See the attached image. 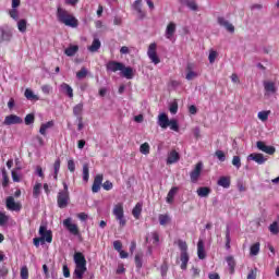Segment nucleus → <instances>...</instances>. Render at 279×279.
Listing matches in <instances>:
<instances>
[{
  "instance_id": "f257e3e1",
  "label": "nucleus",
  "mask_w": 279,
  "mask_h": 279,
  "mask_svg": "<svg viewBox=\"0 0 279 279\" xmlns=\"http://www.w3.org/2000/svg\"><path fill=\"white\" fill-rule=\"evenodd\" d=\"M57 20L66 27L75 28L77 25H80V22L75 19V16L62 7L57 8Z\"/></svg>"
},
{
  "instance_id": "f03ea898",
  "label": "nucleus",
  "mask_w": 279,
  "mask_h": 279,
  "mask_svg": "<svg viewBox=\"0 0 279 279\" xmlns=\"http://www.w3.org/2000/svg\"><path fill=\"white\" fill-rule=\"evenodd\" d=\"M39 234L40 238L33 239L35 247H40V243L41 245H45V241L46 243H51V241H53V233H51V230H47V226H40Z\"/></svg>"
},
{
  "instance_id": "7ed1b4c3",
  "label": "nucleus",
  "mask_w": 279,
  "mask_h": 279,
  "mask_svg": "<svg viewBox=\"0 0 279 279\" xmlns=\"http://www.w3.org/2000/svg\"><path fill=\"white\" fill-rule=\"evenodd\" d=\"M178 246L179 250H181L180 254V260H181V269L182 271H186V268L189 267V245L186 244V241L184 240H178Z\"/></svg>"
},
{
  "instance_id": "20e7f679",
  "label": "nucleus",
  "mask_w": 279,
  "mask_h": 279,
  "mask_svg": "<svg viewBox=\"0 0 279 279\" xmlns=\"http://www.w3.org/2000/svg\"><path fill=\"white\" fill-rule=\"evenodd\" d=\"M69 184L63 182V190L59 191L57 196V204L60 208H66L69 206Z\"/></svg>"
},
{
  "instance_id": "39448f33",
  "label": "nucleus",
  "mask_w": 279,
  "mask_h": 279,
  "mask_svg": "<svg viewBox=\"0 0 279 279\" xmlns=\"http://www.w3.org/2000/svg\"><path fill=\"white\" fill-rule=\"evenodd\" d=\"M113 215H114L117 221H119L120 228H125V223H128V220H125V215L123 211V204L119 203V204L114 205Z\"/></svg>"
},
{
  "instance_id": "423d86ee",
  "label": "nucleus",
  "mask_w": 279,
  "mask_h": 279,
  "mask_svg": "<svg viewBox=\"0 0 279 279\" xmlns=\"http://www.w3.org/2000/svg\"><path fill=\"white\" fill-rule=\"evenodd\" d=\"M63 227L70 232V234H73V236H80V228L76 223H73V218H66L63 220Z\"/></svg>"
},
{
  "instance_id": "0eeeda50",
  "label": "nucleus",
  "mask_w": 279,
  "mask_h": 279,
  "mask_svg": "<svg viewBox=\"0 0 279 279\" xmlns=\"http://www.w3.org/2000/svg\"><path fill=\"white\" fill-rule=\"evenodd\" d=\"M157 45L156 43H153L149 45L148 50H147V56L150 60V62H153V64H160V58L158 57V53L156 52L157 49Z\"/></svg>"
},
{
  "instance_id": "6e6552de",
  "label": "nucleus",
  "mask_w": 279,
  "mask_h": 279,
  "mask_svg": "<svg viewBox=\"0 0 279 279\" xmlns=\"http://www.w3.org/2000/svg\"><path fill=\"white\" fill-rule=\"evenodd\" d=\"M204 169V163L202 161L197 162L193 171L190 173L191 182L195 184L202 175V170Z\"/></svg>"
},
{
  "instance_id": "1a4fd4ad",
  "label": "nucleus",
  "mask_w": 279,
  "mask_h": 279,
  "mask_svg": "<svg viewBox=\"0 0 279 279\" xmlns=\"http://www.w3.org/2000/svg\"><path fill=\"white\" fill-rule=\"evenodd\" d=\"M256 147L257 149H259V151H264V154H268V156H274V154H276V147L267 146L263 141H258L256 143Z\"/></svg>"
},
{
  "instance_id": "9d476101",
  "label": "nucleus",
  "mask_w": 279,
  "mask_h": 279,
  "mask_svg": "<svg viewBox=\"0 0 279 279\" xmlns=\"http://www.w3.org/2000/svg\"><path fill=\"white\" fill-rule=\"evenodd\" d=\"M12 31L10 28L0 26V44L10 43V40H12Z\"/></svg>"
},
{
  "instance_id": "9b49d317",
  "label": "nucleus",
  "mask_w": 279,
  "mask_h": 279,
  "mask_svg": "<svg viewBox=\"0 0 279 279\" xmlns=\"http://www.w3.org/2000/svg\"><path fill=\"white\" fill-rule=\"evenodd\" d=\"M23 123V119L16 114H10L4 118V125H21Z\"/></svg>"
},
{
  "instance_id": "f8f14e48",
  "label": "nucleus",
  "mask_w": 279,
  "mask_h": 279,
  "mask_svg": "<svg viewBox=\"0 0 279 279\" xmlns=\"http://www.w3.org/2000/svg\"><path fill=\"white\" fill-rule=\"evenodd\" d=\"M217 23H218V25H220V27H225V29H227V32H230V34H234V25H232V23H230L228 20H226V17L218 16Z\"/></svg>"
},
{
  "instance_id": "ddd939ff",
  "label": "nucleus",
  "mask_w": 279,
  "mask_h": 279,
  "mask_svg": "<svg viewBox=\"0 0 279 279\" xmlns=\"http://www.w3.org/2000/svg\"><path fill=\"white\" fill-rule=\"evenodd\" d=\"M247 160H253L257 165H265V162H267V157L260 153H252L247 156Z\"/></svg>"
},
{
  "instance_id": "4468645a",
  "label": "nucleus",
  "mask_w": 279,
  "mask_h": 279,
  "mask_svg": "<svg viewBox=\"0 0 279 279\" xmlns=\"http://www.w3.org/2000/svg\"><path fill=\"white\" fill-rule=\"evenodd\" d=\"M106 69L108 72L117 73V71L123 70V63L118 61H109Z\"/></svg>"
},
{
  "instance_id": "2eb2a0df",
  "label": "nucleus",
  "mask_w": 279,
  "mask_h": 279,
  "mask_svg": "<svg viewBox=\"0 0 279 279\" xmlns=\"http://www.w3.org/2000/svg\"><path fill=\"white\" fill-rule=\"evenodd\" d=\"M132 8L137 12L140 19H145V16H147V13L143 11V0H135Z\"/></svg>"
},
{
  "instance_id": "dca6fc26",
  "label": "nucleus",
  "mask_w": 279,
  "mask_h": 279,
  "mask_svg": "<svg viewBox=\"0 0 279 279\" xmlns=\"http://www.w3.org/2000/svg\"><path fill=\"white\" fill-rule=\"evenodd\" d=\"M101 182H104V175L97 174L94 179V183L92 185V192L93 193H99L101 191Z\"/></svg>"
},
{
  "instance_id": "f3484780",
  "label": "nucleus",
  "mask_w": 279,
  "mask_h": 279,
  "mask_svg": "<svg viewBox=\"0 0 279 279\" xmlns=\"http://www.w3.org/2000/svg\"><path fill=\"white\" fill-rule=\"evenodd\" d=\"M74 263L76 267H86V257L84 256V253L82 252L74 253Z\"/></svg>"
},
{
  "instance_id": "a211bd4d",
  "label": "nucleus",
  "mask_w": 279,
  "mask_h": 279,
  "mask_svg": "<svg viewBox=\"0 0 279 279\" xmlns=\"http://www.w3.org/2000/svg\"><path fill=\"white\" fill-rule=\"evenodd\" d=\"M7 208L8 210H14L15 213H19V210H21V204L16 203L14 197L9 196L7 198Z\"/></svg>"
},
{
  "instance_id": "6ab92c4d",
  "label": "nucleus",
  "mask_w": 279,
  "mask_h": 279,
  "mask_svg": "<svg viewBox=\"0 0 279 279\" xmlns=\"http://www.w3.org/2000/svg\"><path fill=\"white\" fill-rule=\"evenodd\" d=\"M169 116H167V113H160L158 116V126L162 128V130H167V128H169Z\"/></svg>"
},
{
  "instance_id": "aec40b11",
  "label": "nucleus",
  "mask_w": 279,
  "mask_h": 279,
  "mask_svg": "<svg viewBox=\"0 0 279 279\" xmlns=\"http://www.w3.org/2000/svg\"><path fill=\"white\" fill-rule=\"evenodd\" d=\"M264 89L266 92L265 95H274L278 90V88L276 87V83L271 81L264 82Z\"/></svg>"
},
{
  "instance_id": "412c9836",
  "label": "nucleus",
  "mask_w": 279,
  "mask_h": 279,
  "mask_svg": "<svg viewBox=\"0 0 279 279\" xmlns=\"http://www.w3.org/2000/svg\"><path fill=\"white\" fill-rule=\"evenodd\" d=\"M174 34H175V23L170 22V23L168 24L167 28H166V34H165V36H166V38H167L168 40H173Z\"/></svg>"
},
{
  "instance_id": "4be33fe9",
  "label": "nucleus",
  "mask_w": 279,
  "mask_h": 279,
  "mask_svg": "<svg viewBox=\"0 0 279 279\" xmlns=\"http://www.w3.org/2000/svg\"><path fill=\"white\" fill-rule=\"evenodd\" d=\"M120 71H121L122 77H125L126 80L134 78V69H132L131 66H125V64H123V69Z\"/></svg>"
},
{
  "instance_id": "5701e85b",
  "label": "nucleus",
  "mask_w": 279,
  "mask_h": 279,
  "mask_svg": "<svg viewBox=\"0 0 279 279\" xmlns=\"http://www.w3.org/2000/svg\"><path fill=\"white\" fill-rule=\"evenodd\" d=\"M197 256L199 260H204L206 258V250L204 246V240L199 239L197 243Z\"/></svg>"
},
{
  "instance_id": "b1692460",
  "label": "nucleus",
  "mask_w": 279,
  "mask_h": 279,
  "mask_svg": "<svg viewBox=\"0 0 279 279\" xmlns=\"http://www.w3.org/2000/svg\"><path fill=\"white\" fill-rule=\"evenodd\" d=\"M186 75H185V80H187V82H191L192 80H195V77H198L199 74L195 71H193V64L189 63L186 66Z\"/></svg>"
},
{
  "instance_id": "393cba45",
  "label": "nucleus",
  "mask_w": 279,
  "mask_h": 279,
  "mask_svg": "<svg viewBox=\"0 0 279 279\" xmlns=\"http://www.w3.org/2000/svg\"><path fill=\"white\" fill-rule=\"evenodd\" d=\"M180 160V153L172 150L168 154L167 165H175Z\"/></svg>"
},
{
  "instance_id": "a878e982",
  "label": "nucleus",
  "mask_w": 279,
  "mask_h": 279,
  "mask_svg": "<svg viewBox=\"0 0 279 279\" xmlns=\"http://www.w3.org/2000/svg\"><path fill=\"white\" fill-rule=\"evenodd\" d=\"M60 90L61 93H63L64 95H68V97L70 99H73V87H71V85L66 84V83H62L60 85Z\"/></svg>"
},
{
  "instance_id": "bb28decb",
  "label": "nucleus",
  "mask_w": 279,
  "mask_h": 279,
  "mask_svg": "<svg viewBox=\"0 0 279 279\" xmlns=\"http://www.w3.org/2000/svg\"><path fill=\"white\" fill-rule=\"evenodd\" d=\"M87 49L88 51H90V53H97V51L101 49V41L99 40V38H94L92 45L88 46Z\"/></svg>"
},
{
  "instance_id": "cd10ccee",
  "label": "nucleus",
  "mask_w": 279,
  "mask_h": 279,
  "mask_svg": "<svg viewBox=\"0 0 279 279\" xmlns=\"http://www.w3.org/2000/svg\"><path fill=\"white\" fill-rule=\"evenodd\" d=\"M53 125H54L53 120L43 123L39 129V134H41V136H47V131L51 130Z\"/></svg>"
},
{
  "instance_id": "c85d7f7f",
  "label": "nucleus",
  "mask_w": 279,
  "mask_h": 279,
  "mask_svg": "<svg viewBox=\"0 0 279 279\" xmlns=\"http://www.w3.org/2000/svg\"><path fill=\"white\" fill-rule=\"evenodd\" d=\"M84 112V102H80L73 107V114L76 119H82V114Z\"/></svg>"
},
{
  "instance_id": "c756f323",
  "label": "nucleus",
  "mask_w": 279,
  "mask_h": 279,
  "mask_svg": "<svg viewBox=\"0 0 279 279\" xmlns=\"http://www.w3.org/2000/svg\"><path fill=\"white\" fill-rule=\"evenodd\" d=\"M196 193L198 197H208V195L213 193V190H210L208 186H201L197 189Z\"/></svg>"
},
{
  "instance_id": "7c9ffc66",
  "label": "nucleus",
  "mask_w": 279,
  "mask_h": 279,
  "mask_svg": "<svg viewBox=\"0 0 279 279\" xmlns=\"http://www.w3.org/2000/svg\"><path fill=\"white\" fill-rule=\"evenodd\" d=\"M181 5H186L193 12H197L198 7L195 0H181Z\"/></svg>"
},
{
  "instance_id": "2f4dec72",
  "label": "nucleus",
  "mask_w": 279,
  "mask_h": 279,
  "mask_svg": "<svg viewBox=\"0 0 279 279\" xmlns=\"http://www.w3.org/2000/svg\"><path fill=\"white\" fill-rule=\"evenodd\" d=\"M217 184L218 186H222V189H230V177H220Z\"/></svg>"
},
{
  "instance_id": "473e14b6",
  "label": "nucleus",
  "mask_w": 279,
  "mask_h": 279,
  "mask_svg": "<svg viewBox=\"0 0 279 279\" xmlns=\"http://www.w3.org/2000/svg\"><path fill=\"white\" fill-rule=\"evenodd\" d=\"M86 266H76L75 270H74V276L77 279H84V274H86Z\"/></svg>"
},
{
  "instance_id": "72a5a7b5",
  "label": "nucleus",
  "mask_w": 279,
  "mask_h": 279,
  "mask_svg": "<svg viewBox=\"0 0 279 279\" xmlns=\"http://www.w3.org/2000/svg\"><path fill=\"white\" fill-rule=\"evenodd\" d=\"M77 51H80V46L74 45V46H70L64 50L65 56H68L69 58H73V56H75V53H77Z\"/></svg>"
},
{
  "instance_id": "f704fd0d",
  "label": "nucleus",
  "mask_w": 279,
  "mask_h": 279,
  "mask_svg": "<svg viewBox=\"0 0 279 279\" xmlns=\"http://www.w3.org/2000/svg\"><path fill=\"white\" fill-rule=\"evenodd\" d=\"M24 96L26 97V99H28V101H38L40 98L34 94V92L29 88L25 89L24 92Z\"/></svg>"
},
{
  "instance_id": "c9c22d12",
  "label": "nucleus",
  "mask_w": 279,
  "mask_h": 279,
  "mask_svg": "<svg viewBox=\"0 0 279 279\" xmlns=\"http://www.w3.org/2000/svg\"><path fill=\"white\" fill-rule=\"evenodd\" d=\"M177 194H178V187L174 186L168 192V195L166 198L167 204H173V199Z\"/></svg>"
},
{
  "instance_id": "e433bc0d",
  "label": "nucleus",
  "mask_w": 279,
  "mask_h": 279,
  "mask_svg": "<svg viewBox=\"0 0 279 279\" xmlns=\"http://www.w3.org/2000/svg\"><path fill=\"white\" fill-rule=\"evenodd\" d=\"M141 213H143V205L137 203L132 210V215L135 219H141Z\"/></svg>"
},
{
  "instance_id": "4c0bfd02",
  "label": "nucleus",
  "mask_w": 279,
  "mask_h": 279,
  "mask_svg": "<svg viewBox=\"0 0 279 279\" xmlns=\"http://www.w3.org/2000/svg\"><path fill=\"white\" fill-rule=\"evenodd\" d=\"M17 29L21 34L27 32V20H17Z\"/></svg>"
},
{
  "instance_id": "58836bf2",
  "label": "nucleus",
  "mask_w": 279,
  "mask_h": 279,
  "mask_svg": "<svg viewBox=\"0 0 279 279\" xmlns=\"http://www.w3.org/2000/svg\"><path fill=\"white\" fill-rule=\"evenodd\" d=\"M260 252V242H256L253 245H251L250 254L251 256H258Z\"/></svg>"
},
{
  "instance_id": "ea45409f",
  "label": "nucleus",
  "mask_w": 279,
  "mask_h": 279,
  "mask_svg": "<svg viewBox=\"0 0 279 279\" xmlns=\"http://www.w3.org/2000/svg\"><path fill=\"white\" fill-rule=\"evenodd\" d=\"M135 267L137 271H141V269H143V253L135 255Z\"/></svg>"
},
{
  "instance_id": "a19ab883",
  "label": "nucleus",
  "mask_w": 279,
  "mask_h": 279,
  "mask_svg": "<svg viewBox=\"0 0 279 279\" xmlns=\"http://www.w3.org/2000/svg\"><path fill=\"white\" fill-rule=\"evenodd\" d=\"M90 178L88 163L83 165V182H88Z\"/></svg>"
},
{
  "instance_id": "79ce46f5",
  "label": "nucleus",
  "mask_w": 279,
  "mask_h": 279,
  "mask_svg": "<svg viewBox=\"0 0 279 279\" xmlns=\"http://www.w3.org/2000/svg\"><path fill=\"white\" fill-rule=\"evenodd\" d=\"M226 260H227L228 267L230 269V272L234 274V267H236V262H234V257L228 256L226 258Z\"/></svg>"
},
{
  "instance_id": "37998d69",
  "label": "nucleus",
  "mask_w": 279,
  "mask_h": 279,
  "mask_svg": "<svg viewBox=\"0 0 279 279\" xmlns=\"http://www.w3.org/2000/svg\"><path fill=\"white\" fill-rule=\"evenodd\" d=\"M60 165H61L60 158H57L54 163H53V170H54L53 178H54V180H58V173H60Z\"/></svg>"
},
{
  "instance_id": "c03bdc74",
  "label": "nucleus",
  "mask_w": 279,
  "mask_h": 279,
  "mask_svg": "<svg viewBox=\"0 0 279 279\" xmlns=\"http://www.w3.org/2000/svg\"><path fill=\"white\" fill-rule=\"evenodd\" d=\"M43 189L41 183H36L35 186L33 187V197L38 198L40 197V190Z\"/></svg>"
},
{
  "instance_id": "a18cd8bd",
  "label": "nucleus",
  "mask_w": 279,
  "mask_h": 279,
  "mask_svg": "<svg viewBox=\"0 0 279 279\" xmlns=\"http://www.w3.org/2000/svg\"><path fill=\"white\" fill-rule=\"evenodd\" d=\"M168 123H169L168 128H170V130H172L173 132H179L180 131V125L178 124V120L172 119Z\"/></svg>"
},
{
  "instance_id": "49530a36",
  "label": "nucleus",
  "mask_w": 279,
  "mask_h": 279,
  "mask_svg": "<svg viewBox=\"0 0 279 279\" xmlns=\"http://www.w3.org/2000/svg\"><path fill=\"white\" fill-rule=\"evenodd\" d=\"M2 186L3 189H7V186L10 184V178L8 177V171H5V168L2 169Z\"/></svg>"
},
{
  "instance_id": "de8ad7c7",
  "label": "nucleus",
  "mask_w": 279,
  "mask_h": 279,
  "mask_svg": "<svg viewBox=\"0 0 279 279\" xmlns=\"http://www.w3.org/2000/svg\"><path fill=\"white\" fill-rule=\"evenodd\" d=\"M36 120L34 113H28L25 119H24V123L25 125H33L34 121Z\"/></svg>"
},
{
  "instance_id": "09e8293b",
  "label": "nucleus",
  "mask_w": 279,
  "mask_h": 279,
  "mask_svg": "<svg viewBox=\"0 0 279 279\" xmlns=\"http://www.w3.org/2000/svg\"><path fill=\"white\" fill-rule=\"evenodd\" d=\"M20 276L22 279H29V269L27 268V266H23L21 268Z\"/></svg>"
},
{
  "instance_id": "8fccbe9b",
  "label": "nucleus",
  "mask_w": 279,
  "mask_h": 279,
  "mask_svg": "<svg viewBox=\"0 0 279 279\" xmlns=\"http://www.w3.org/2000/svg\"><path fill=\"white\" fill-rule=\"evenodd\" d=\"M88 75V70L86 68H82L81 71L76 73L77 80H84Z\"/></svg>"
},
{
  "instance_id": "3c124183",
  "label": "nucleus",
  "mask_w": 279,
  "mask_h": 279,
  "mask_svg": "<svg viewBox=\"0 0 279 279\" xmlns=\"http://www.w3.org/2000/svg\"><path fill=\"white\" fill-rule=\"evenodd\" d=\"M170 218L168 215H159V223L160 226H167L169 223Z\"/></svg>"
},
{
  "instance_id": "603ef678",
  "label": "nucleus",
  "mask_w": 279,
  "mask_h": 279,
  "mask_svg": "<svg viewBox=\"0 0 279 279\" xmlns=\"http://www.w3.org/2000/svg\"><path fill=\"white\" fill-rule=\"evenodd\" d=\"M140 151L141 154H144V156H147V154H149V144L148 143L142 144L140 147Z\"/></svg>"
},
{
  "instance_id": "864d4df0",
  "label": "nucleus",
  "mask_w": 279,
  "mask_h": 279,
  "mask_svg": "<svg viewBox=\"0 0 279 279\" xmlns=\"http://www.w3.org/2000/svg\"><path fill=\"white\" fill-rule=\"evenodd\" d=\"M269 112L270 111H259L257 117L260 121H267V119H269Z\"/></svg>"
},
{
  "instance_id": "5fc2aeb1",
  "label": "nucleus",
  "mask_w": 279,
  "mask_h": 279,
  "mask_svg": "<svg viewBox=\"0 0 279 279\" xmlns=\"http://www.w3.org/2000/svg\"><path fill=\"white\" fill-rule=\"evenodd\" d=\"M269 230L271 232V234H278L279 233V227H278V222H272L270 226H269Z\"/></svg>"
},
{
  "instance_id": "6e6d98bb",
  "label": "nucleus",
  "mask_w": 279,
  "mask_h": 279,
  "mask_svg": "<svg viewBox=\"0 0 279 279\" xmlns=\"http://www.w3.org/2000/svg\"><path fill=\"white\" fill-rule=\"evenodd\" d=\"M257 276H258V268H253L250 270L246 279H256Z\"/></svg>"
},
{
  "instance_id": "4d7b16f0",
  "label": "nucleus",
  "mask_w": 279,
  "mask_h": 279,
  "mask_svg": "<svg viewBox=\"0 0 279 279\" xmlns=\"http://www.w3.org/2000/svg\"><path fill=\"white\" fill-rule=\"evenodd\" d=\"M9 15L13 21H19V10L17 9H11L9 11Z\"/></svg>"
},
{
  "instance_id": "13d9d810",
  "label": "nucleus",
  "mask_w": 279,
  "mask_h": 279,
  "mask_svg": "<svg viewBox=\"0 0 279 279\" xmlns=\"http://www.w3.org/2000/svg\"><path fill=\"white\" fill-rule=\"evenodd\" d=\"M169 110L171 114H178V101H173L170 104Z\"/></svg>"
},
{
  "instance_id": "bf43d9fd",
  "label": "nucleus",
  "mask_w": 279,
  "mask_h": 279,
  "mask_svg": "<svg viewBox=\"0 0 279 279\" xmlns=\"http://www.w3.org/2000/svg\"><path fill=\"white\" fill-rule=\"evenodd\" d=\"M230 228H227L226 230V250H230Z\"/></svg>"
},
{
  "instance_id": "052dcab7",
  "label": "nucleus",
  "mask_w": 279,
  "mask_h": 279,
  "mask_svg": "<svg viewBox=\"0 0 279 279\" xmlns=\"http://www.w3.org/2000/svg\"><path fill=\"white\" fill-rule=\"evenodd\" d=\"M232 165H233V167H236L238 169H241V157L233 156Z\"/></svg>"
},
{
  "instance_id": "680f3d73",
  "label": "nucleus",
  "mask_w": 279,
  "mask_h": 279,
  "mask_svg": "<svg viewBox=\"0 0 279 279\" xmlns=\"http://www.w3.org/2000/svg\"><path fill=\"white\" fill-rule=\"evenodd\" d=\"M150 236L155 245H158V243H160V235L158 234V232L150 233Z\"/></svg>"
},
{
  "instance_id": "e2e57ef3",
  "label": "nucleus",
  "mask_w": 279,
  "mask_h": 279,
  "mask_svg": "<svg viewBox=\"0 0 279 279\" xmlns=\"http://www.w3.org/2000/svg\"><path fill=\"white\" fill-rule=\"evenodd\" d=\"M209 63H215V60H217V51L211 50L208 56Z\"/></svg>"
},
{
  "instance_id": "0e129e2a",
  "label": "nucleus",
  "mask_w": 279,
  "mask_h": 279,
  "mask_svg": "<svg viewBox=\"0 0 279 279\" xmlns=\"http://www.w3.org/2000/svg\"><path fill=\"white\" fill-rule=\"evenodd\" d=\"M216 157L218 158V160H220V162H226V154L222 153V150H217Z\"/></svg>"
},
{
  "instance_id": "69168bd1",
  "label": "nucleus",
  "mask_w": 279,
  "mask_h": 279,
  "mask_svg": "<svg viewBox=\"0 0 279 279\" xmlns=\"http://www.w3.org/2000/svg\"><path fill=\"white\" fill-rule=\"evenodd\" d=\"M68 169L71 173H75V161L73 159L68 161Z\"/></svg>"
},
{
  "instance_id": "338daca9",
  "label": "nucleus",
  "mask_w": 279,
  "mask_h": 279,
  "mask_svg": "<svg viewBox=\"0 0 279 279\" xmlns=\"http://www.w3.org/2000/svg\"><path fill=\"white\" fill-rule=\"evenodd\" d=\"M9 217L8 216H5V214H3V213H0V226H5V223H8V221H9Z\"/></svg>"
},
{
  "instance_id": "774afa93",
  "label": "nucleus",
  "mask_w": 279,
  "mask_h": 279,
  "mask_svg": "<svg viewBox=\"0 0 279 279\" xmlns=\"http://www.w3.org/2000/svg\"><path fill=\"white\" fill-rule=\"evenodd\" d=\"M112 187H113V184L110 181H105L104 184H102V189L105 191H112Z\"/></svg>"
}]
</instances>
